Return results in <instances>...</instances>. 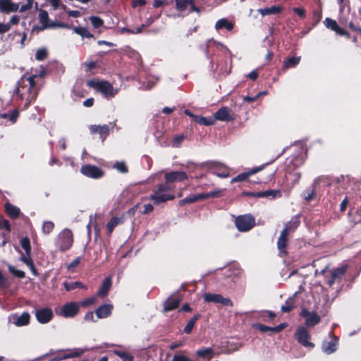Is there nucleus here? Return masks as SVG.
Wrapping results in <instances>:
<instances>
[{"label": "nucleus", "instance_id": "obj_13", "mask_svg": "<svg viewBox=\"0 0 361 361\" xmlns=\"http://www.w3.org/2000/svg\"><path fill=\"white\" fill-rule=\"evenodd\" d=\"M20 6L18 3H15L12 0H0V12L5 14L19 11Z\"/></svg>", "mask_w": 361, "mask_h": 361}, {"label": "nucleus", "instance_id": "obj_2", "mask_svg": "<svg viewBox=\"0 0 361 361\" xmlns=\"http://www.w3.org/2000/svg\"><path fill=\"white\" fill-rule=\"evenodd\" d=\"M35 75L23 76L17 82L15 92L21 100H25L24 108H27L30 102L36 97L37 91L35 88Z\"/></svg>", "mask_w": 361, "mask_h": 361}, {"label": "nucleus", "instance_id": "obj_43", "mask_svg": "<svg viewBox=\"0 0 361 361\" xmlns=\"http://www.w3.org/2000/svg\"><path fill=\"white\" fill-rule=\"evenodd\" d=\"M176 9L179 11L185 10L189 5L190 0H175Z\"/></svg>", "mask_w": 361, "mask_h": 361}, {"label": "nucleus", "instance_id": "obj_56", "mask_svg": "<svg viewBox=\"0 0 361 361\" xmlns=\"http://www.w3.org/2000/svg\"><path fill=\"white\" fill-rule=\"evenodd\" d=\"M254 326L261 332L264 333V332L270 331V332L273 333V327H270V326H266V325H264L262 324H255Z\"/></svg>", "mask_w": 361, "mask_h": 361}, {"label": "nucleus", "instance_id": "obj_23", "mask_svg": "<svg viewBox=\"0 0 361 361\" xmlns=\"http://www.w3.org/2000/svg\"><path fill=\"white\" fill-rule=\"evenodd\" d=\"M234 24L231 21H229L227 18L219 19L215 24V29L220 30L221 29H226L228 31H231L233 29Z\"/></svg>", "mask_w": 361, "mask_h": 361}, {"label": "nucleus", "instance_id": "obj_11", "mask_svg": "<svg viewBox=\"0 0 361 361\" xmlns=\"http://www.w3.org/2000/svg\"><path fill=\"white\" fill-rule=\"evenodd\" d=\"M204 300L207 302H214L216 304H222L226 306H232V302L229 298H224L221 294L205 293Z\"/></svg>", "mask_w": 361, "mask_h": 361}, {"label": "nucleus", "instance_id": "obj_6", "mask_svg": "<svg viewBox=\"0 0 361 361\" xmlns=\"http://www.w3.org/2000/svg\"><path fill=\"white\" fill-rule=\"evenodd\" d=\"M86 350L87 349L80 348L59 350L57 355L49 359V361H60L68 358L80 357Z\"/></svg>", "mask_w": 361, "mask_h": 361}, {"label": "nucleus", "instance_id": "obj_45", "mask_svg": "<svg viewBox=\"0 0 361 361\" xmlns=\"http://www.w3.org/2000/svg\"><path fill=\"white\" fill-rule=\"evenodd\" d=\"M8 270L14 276H16L19 279H23L25 276V274L23 271L16 269L13 266H9Z\"/></svg>", "mask_w": 361, "mask_h": 361}, {"label": "nucleus", "instance_id": "obj_15", "mask_svg": "<svg viewBox=\"0 0 361 361\" xmlns=\"http://www.w3.org/2000/svg\"><path fill=\"white\" fill-rule=\"evenodd\" d=\"M288 246V235L286 231H281L280 235L277 240V248L280 256H285L287 254Z\"/></svg>", "mask_w": 361, "mask_h": 361}, {"label": "nucleus", "instance_id": "obj_59", "mask_svg": "<svg viewBox=\"0 0 361 361\" xmlns=\"http://www.w3.org/2000/svg\"><path fill=\"white\" fill-rule=\"evenodd\" d=\"M185 137L183 135L175 137L172 141V146L173 147H178L183 141Z\"/></svg>", "mask_w": 361, "mask_h": 361}, {"label": "nucleus", "instance_id": "obj_62", "mask_svg": "<svg viewBox=\"0 0 361 361\" xmlns=\"http://www.w3.org/2000/svg\"><path fill=\"white\" fill-rule=\"evenodd\" d=\"M293 12L298 15L301 18H305V10L302 8H293Z\"/></svg>", "mask_w": 361, "mask_h": 361}, {"label": "nucleus", "instance_id": "obj_1", "mask_svg": "<svg viewBox=\"0 0 361 361\" xmlns=\"http://www.w3.org/2000/svg\"><path fill=\"white\" fill-rule=\"evenodd\" d=\"M164 178L166 183L159 185L158 188L149 197V199L157 204L173 200L175 195L173 194V188L169 183L183 181L188 179V176L183 171H172L166 173Z\"/></svg>", "mask_w": 361, "mask_h": 361}, {"label": "nucleus", "instance_id": "obj_10", "mask_svg": "<svg viewBox=\"0 0 361 361\" xmlns=\"http://www.w3.org/2000/svg\"><path fill=\"white\" fill-rule=\"evenodd\" d=\"M81 173L91 178H100L104 176V171L99 167L93 165H85L80 169Z\"/></svg>", "mask_w": 361, "mask_h": 361}, {"label": "nucleus", "instance_id": "obj_48", "mask_svg": "<svg viewBox=\"0 0 361 361\" xmlns=\"http://www.w3.org/2000/svg\"><path fill=\"white\" fill-rule=\"evenodd\" d=\"M276 317V314L269 310H263L260 312V317L264 322L267 321V318L274 319Z\"/></svg>", "mask_w": 361, "mask_h": 361}, {"label": "nucleus", "instance_id": "obj_40", "mask_svg": "<svg viewBox=\"0 0 361 361\" xmlns=\"http://www.w3.org/2000/svg\"><path fill=\"white\" fill-rule=\"evenodd\" d=\"M221 195H222V190H220V189H216L210 192L202 193L203 200L208 199L210 197H212V198L219 197L221 196Z\"/></svg>", "mask_w": 361, "mask_h": 361}, {"label": "nucleus", "instance_id": "obj_52", "mask_svg": "<svg viewBox=\"0 0 361 361\" xmlns=\"http://www.w3.org/2000/svg\"><path fill=\"white\" fill-rule=\"evenodd\" d=\"M293 307V302L291 298L287 300L283 305L281 306L283 312H289Z\"/></svg>", "mask_w": 361, "mask_h": 361}, {"label": "nucleus", "instance_id": "obj_22", "mask_svg": "<svg viewBox=\"0 0 361 361\" xmlns=\"http://www.w3.org/2000/svg\"><path fill=\"white\" fill-rule=\"evenodd\" d=\"M300 219L298 216L293 217L285 225L284 228L281 231H286V234L295 231L300 225Z\"/></svg>", "mask_w": 361, "mask_h": 361}, {"label": "nucleus", "instance_id": "obj_35", "mask_svg": "<svg viewBox=\"0 0 361 361\" xmlns=\"http://www.w3.org/2000/svg\"><path fill=\"white\" fill-rule=\"evenodd\" d=\"M73 32L82 37L91 38L93 37V35L91 34L88 30L83 27H73Z\"/></svg>", "mask_w": 361, "mask_h": 361}, {"label": "nucleus", "instance_id": "obj_5", "mask_svg": "<svg viewBox=\"0 0 361 361\" xmlns=\"http://www.w3.org/2000/svg\"><path fill=\"white\" fill-rule=\"evenodd\" d=\"M235 225L239 231L246 232L255 226V220L250 214L240 215L235 219Z\"/></svg>", "mask_w": 361, "mask_h": 361}, {"label": "nucleus", "instance_id": "obj_12", "mask_svg": "<svg viewBox=\"0 0 361 361\" xmlns=\"http://www.w3.org/2000/svg\"><path fill=\"white\" fill-rule=\"evenodd\" d=\"M212 174L221 178H227L229 176L228 169L223 164L216 162H211L208 164Z\"/></svg>", "mask_w": 361, "mask_h": 361}, {"label": "nucleus", "instance_id": "obj_27", "mask_svg": "<svg viewBox=\"0 0 361 361\" xmlns=\"http://www.w3.org/2000/svg\"><path fill=\"white\" fill-rule=\"evenodd\" d=\"M5 209L6 213L11 218L16 219L18 217L20 214V209L16 206L9 202H6L5 204Z\"/></svg>", "mask_w": 361, "mask_h": 361}, {"label": "nucleus", "instance_id": "obj_17", "mask_svg": "<svg viewBox=\"0 0 361 361\" xmlns=\"http://www.w3.org/2000/svg\"><path fill=\"white\" fill-rule=\"evenodd\" d=\"M214 119L221 121H229L233 119L230 114L228 107L223 106L220 108L214 115Z\"/></svg>", "mask_w": 361, "mask_h": 361}, {"label": "nucleus", "instance_id": "obj_39", "mask_svg": "<svg viewBox=\"0 0 361 361\" xmlns=\"http://www.w3.org/2000/svg\"><path fill=\"white\" fill-rule=\"evenodd\" d=\"M122 222H123V221L121 218H118V217L111 218L106 225V228L109 231V233H111L113 231L114 228L117 225H118L119 224H121Z\"/></svg>", "mask_w": 361, "mask_h": 361}, {"label": "nucleus", "instance_id": "obj_7", "mask_svg": "<svg viewBox=\"0 0 361 361\" xmlns=\"http://www.w3.org/2000/svg\"><path fill=\"white\" fill-rule=\"evenodd\" d=\"M35 315L37 322L45 324L49 323L54 317V313L50 307L39 308L35 310Z\"/></svg>", "mask_w": 361, "mask_h": 361}, {"label": "nucleus", "instance_id": "obj_32", "mask_svg": "<svg viewBox=\"0 0 361 361\" xmlns=\"http://www.w3.org/2000/svg\"><path fill=\"white\" fill-rule=\"evenodd\" d=\"M200 317V314H197L195 315H194L190 320L189 322H188V324H186V326H185L184 328V332L187 334H189L191 333L193 327L195 326V324L196 323V322L197 321V319Z\"/></svg>", "mask_w": 361, "mask_h": 361}, {"label": "nucleus", "instance_id": "obj_30", "mask_svg": "<svg viewBox=\"0 0 361 361\" xmlns=\"http://www.w3.org/2000/svg\"><path fill=\"white\" fill-rule=\"evenodd\" d=\"M38 16H39V22L43 25L42 28H40L39 30H43V29L51 27V25L48 23L49 14H48L47 11H46L45 10H40L39 12Z\"/></svg>", "mask_w": 361, "mask_h": 361}, {"label": "nucleus", "instance_id": "obj_38", "mask_svg": "<svg viewBox=\"0 0 361 361\" xmlns=\"http://www.w3.org/2000/svg\"><path fill=\"white\" fill-rule=\"evenodd\" d=\"M114 354L118 356L123 361H133L134 357L130 353L123 350H115Z\"/></svg>", "mask_w": 361, "mask_h": 361}, {"label": "nucleus", "instance_id": "obj_46", "mask_svg": "<svg viewBox=\"0 0 361 361\" xmlns=\"http://www.w3.org/2000/svg\"><path fill=\"white\" fill-rule=\"evenodd\" d=\"M26 3L23 4L19 9V13H24L32 9L35 0H25Z\"/></svg>", "mask_w": 361, "mask_h": 361}, {"label": "nucleus", "instance_id": "obj_54", "mask_svg": "<svg viewBox=\"0 0 361 361\" xmlns=\"http://www.w3.org/2000/svg\"><path fill=\"white\" fill-rule=\"evenodd\" d=\"M47 56V51L45 49H40L36 51L35 59L38 61H42Z\"/></svg>", "mask_w": 361, "mask_h": 361}, {"label": "nucleus", "instance_id": "obj_31", "mask_svg": "<svg viewBox=\"0 0 361 361\" xmlns=\"http://www.w3.org/2000/svg\"><path fill=\"white\" fill-rule=\"evenodd\" d=\"M300 61V56L289 57L284 61L283 69H288L296 66Z\"/></svg>", "mask_w": 361, "mask_h": 361}, {"label": "nucleus", "instance_id": "obj_26", "mask_svg": "<svg viewBox=\"0 0 361 361\" xmlns=\"http://www.w3.org/2000/svg\"><path fill=\"white\" fill-rule=\"evenodd\" d=\"M319 178H317L314 180L310 188L305 190L302 193L303 198L310 201L315 197V186L318 183Z\"/></svg>", "mask_w": 361, "mask_h": 361}, {"label": "nucleus", "instance_id": "obj_20", "mask_svg": "<svg viewBox=\"0 0 361 361\" xmlns=\"http://www.w3.org/2000/svg\"><path fill=\"white\" fill-rule=\"evenodd\" d=\"M262 169V167L259 166V167H255V168L251 169L250 171L240 173L231 180V183H236V182L244 181V180H247L251 175L260 171Z\"/></svg>", "mask_w": 361, "mask_h": 361}, {"label": "nucleus", "instance_id": "obj_29", "mask_svg": "<svg viewBox=\"0 0 361 361\" xmlns=\"http://www.w3.org/2000/svg\"><path fill=\"white\" fill-rule=\"evenodd\" d=\"M203 200V198L202 196V193H200V194L193 195L186 197L185 198L181 200L179 202V204L180 206H183L186 204H191V203H193V202H197L200 200Z\"/></svg>", "mask_w": 361, "mask_h": 361}, {"label": "nucleus", "instance_id": "obj_21", "mask_svg": "<svg viewBox=\"0 0 361 361\" xmlns=\"http://www.w3.org/2000/svg\"><path fill=\"white\" fill-rule=\"evenodd\" d=\"M253 196L259 198L267 197L274 199L276 197H281V191L278 190H267L265 191L257 192L255 193Z\"/></svg>", "mask_w": 361, "mask_h": 361}, {"label": "nucleus", "instance_id": "obj_61", "mask_svg": "<svg viewBox=\"0 0 361 361\" xmlns=\"http://www.w3.org/2000/svg\"><path fill=\"white\" fill-rule=\"evenodd\" d=\"M8 286L9 283L8 282L7 279L3 275V274L0 271V287L8 288Z\"/></svg>", "mask_w": 361, "mask_h": 361}, {"label": "nucleus", "instance_id": "obj_51", "mask_svg": "<svg viewBox=\"0 0 361 361\" xmlns=\"http://www.w3.org/2000/svg\"><path fill=\"white\" fill-rule=\"evenodd\" d=\"M31 252H28V254L23 255L21 254L20 257V261L25 263L27 267H32V264L33 263V261L30 257Z\"/></svg>", "mask_w": 361, "mask_h": 361}, {"label": "nucleus", "instance_id": "obj_34", "mask_svg": "<svg viewBox=\"0 0 361 361\" xmlns=\"http://www.w3.org/2000/svg\"><path fill=\"white\" fill-rule=\"evenodd\" d=\"M196 123L203 125V126H212L214 125L215 123V119L212 117H203V116H195V121Z\"/></svg>", "mask_w": 361, "mask_h": 361}, {"label": "nucleus", "instance_id": "obj_50", "mask_svg": "<svg viewBox=\"0 0 361 361\" xmlns=\"http://www.w3.org/2000/svg\"><path fill=\"white\" fill-rule=\"evenodd\" d=\"M92 26L95 28H99L103 25V20L97 16H91L90 18Z\"/></svg>", "mask_w": 361, "mask_h": 361}, {"label": "nucleus", "instance_id": "obj_58", "mask_svg": "<svg viewBox=\"0 0 361 361\" xmlns=\"http://www.w3.org/2000/svg\"><path fill=\"white\" fill-rule=\"evenodd\" d=\"M20 17L18 15H13L11 17L9 21L6 23L7 25H9V30L11 29L12 25H18L20 22Z\"/></svg>", "mask_w": 361, "mask_h": 361}, {"label": "nucleus", "instance_id": "obj_16", "mask_svg": "<svg viewBox=\"0 0 361 361\" xmlns=\"http://www.w3.org/2000/svg\"><path fill=\"white\" fill-rule=\"evenodd\" d=\"M181 299L178 295H171L164 302V311L169 312L178 307Z\"/></svg>", "mask_w": 361, "mask_h": 361}, {"label": "nucleus", "instance_id": "obj_64", "mask_svg": "<svg viewBox=\"0 0 361 361\" xmlns=\"http://www.w3.org/2000/svg\"><path fill=\"white\" fill-rule=\"evenodd\" d=\"M84 319L87 322H97V320L94 319V314L92 312H87L84 317Z\"/></svg>", "mask_w": 361, "mask_h": 361}, {"label": "nucleus", "instance_id": "obj_24", "mask_svg": "<svg viewBox=\"0 0 361 361\" xmlns=\"http://www.w3.org/2000/svg\"><path fill=\"white\" fill-rule=\"evenodd\" d=\"M111 286V278L107 277L104 280V281L102 284V286L100 287V288L99 289V290L97 293V295L101 296V297L106 296L107 295Z\"/></svg>", "mask_w": 361, "mask_h": 361}, {"label": "nucleus", "instance_id": "obj_19", "mask_svg": "<svg viewBox=\"0 0 361 361\" xmlns=\"http://www.w3.org/2000/svg\"><path fill=\"white\" fill-rule=\"evenodd\" d=\"M112 310V305L104 304L98 307L95 310V313L98 319H104L108 317L111 314Z\"/></svg>", "mask_w": 361, "mask_h": 361}, {"label": "nucleus", "instance_id": "obj_14", "mask_svg": "<svg viewBox=\"0 0 361 361\" xmlns=\"http://www.w3.org/2000/svg\"><path fill=\"white\" fill-rule=\"evenodd\" d=\"M30 315L28 312H23L20 315L13 314L9 318V321L13 322L16 326H26L30 323Z\"/></svg>", "mask_w": 361, "mask_h": 361}, {"label": "nucleus", "instance_id": "obj_63", "mask_svg": "<svg viewBox=\"0 0 361 361\" xmlns=\"http://www.w3.org/2000/svg\"><path fill=\"white\" fill-rule=\"evenodd\" d=\"M157 80V79H156L154 80H152V81H148L147 83L145 82L142 84V86L141 88L142 90H150L154 85V84L156 83Z\"/></svg>", "mask_w": 361, "mask_h": 361}, {"label": "nucleus", "instance_id": "obj_28", "mask_svg": "<svg viewBox=\"0 0 361 361\" xmlns=\"http://www.w3.org/2000/svg\"><path fill=\"white\" fill-rule=\"evenodd\" d=\"M321 318L316 312H312L305 319V324L307 326H313L319 323Z\"/></svg>", "mask_w": 361, "mask_h": 361}, {"label": "nucleus", "instance_id": "obj_44", "mask_svg": "<svg viewBox=\"0 0 361 361\" xmlns=\"http://www.w3.org/2000/svg\"><path fill=\"white\" fill-rule=\"evenodd\" d=\"M20 245L25 250L26 254H28V252H31L30 242L28 238H23L20 240Z\"/></svg>", "mask_w": 361, "mask_h": 361}, {"label": "nucleus", "instance_id": "obj_18", "mask_svg": "<svg viewBox=\"0 0 361 361\" xmlns=\"http://www.w3.org/2000/svg\"><path fill=\"white\" fill-rule=\"evenodd\" d=\"M338 338L334 337L331 341H324L322 343V350L329 355L335 352L337 349Z\"/></svg>", "mask_w": 361, "mask_h": 361}, {"label": "nucleus", "instance_id": "obj_55", "mask_svg": "<svg viewBox=\"0 0 361 361\" xmlns=\"http://www.w3.org/2000/svg\"><path fill=\"white\" fill-rule=\"evenodd\" d=\"M114 168H115L117 171H118L121 173H125L128 172V168L126 165V164L123 161L121 162H116Z\"/></svg>", "mask_w": 361, "mask_h": 361}, {"label": "nucleus", "instance_id": "obj_36", "mask_svg": "<svg viewBox=\"0 0 361 361\" xmlns=\"http://www.w3.org/2000/svg\"><path fill=\"white\" fill-rule=\"evenodd\" d=\"M64 288L66 290H72L75 288H84L86 289L87 286L84 284H82L80 282L75 281V282H65L63 283Z\"/></svg>", "mask_w": 361, "mask_h": 361}, {"label": "nucleus", "instance_id": "obj_37", "mask_svg": "<svg viewBox=\"0 0 361 361\" xmlns=\"http://www.w3.org/2000/svg\"><path fill=\"white\" fill-rule=\"evenodd\" d=\"M90 130L92 133H98L100 135H107L109 133V129L106 125L104 126H92L90 127Z\"/></svg>", "mask_w": 361, "mask_h": 361}, {"label": "nucleus", "instance_id": "obj_57", "mask_svg": "<svg viewBox=\"0 0 361 361\" xmlns=\"http://www.w3.org/2000/svg\"><path fill=\"white\" fill-rule=\"evenodd\" d=\"M62 8L67 13L68 16L73 18H78L80 16V12L79 11H73L67 8L66 5L62 6Z\"/></svg>", "mask_w": 361, "mask_h": 361}, {"label": "nucleus", "instance_id": "obj_8", "mask_svg": "<svg viewBox=\"0 0 361 361\" xmlns=\"http://www.w3.org/2000/svg\"><path fill=\"white\" fill-rule=\"evenodd\" d=\"M295 336L298 341L304 347L312 348L314 346V345L309 341L310 334L306 328L303 326L299 327L295 332Z\"/></svg>", "mask_w": 361, "mask_h": 361}, {"label": "nucleus", "instance_id": "obj_25", "mask_svg": "<svg viewBox=\"0 0 361 361\" xmlns=\"http://www.w3.org/2000/svg\"><path fill=\"white\" fill-rule=\"evenodd\" d=\"M197 357L210 360L214 355V350L212 348H203L197 350L195 353Z\"/></svg>", "mask_w": 361, "mask_h": 361}, {"label": "nucleus", "instance_id": "obj_49", "mask_svg": "<svg viewBox=\"0 0 361 361\" xmlns=\"http://www.w3.org/2000/svg\"><path fill=\"white\" fill-rule=\"evenodd\" d=\"M216 47V48H224V46L221 44L220 42H218L216 41H214L213 39H209L207 42V47H206V54L207 55H208V52H209V47Z\"/></svg>", "mask_w": 361, "mask_h": 361}, {"label": "nucleus", "instance_id": "obj_53", "mask_svg": "<svg viewBox=\"0 0 361 361\" xmlns=\"http://www.w3.org/2000/svg\"><path fill=\"white\" fill-rule=\"evenodd\" d=\"M97 296L98 295H97L96 294L95 295L86 298L85 300L81 302V305L82 307H87L89 305H94L97 302Z\"/></svg>", "mask_w": 361, "mask_h": 361}, {"label": "nucleus", "instance_id": "obj_42", "mask_svg": "<svg viewBox=\"0 0 361 361\" xmlns=\"http://www.w3.org/2000/svg\"><path fill=\"white\" fill-rule=\"evenodd\" d=\"M324 23L327 28H329L334 31H336V29H338V25L336 21L329 18H326L324 21Z\"/></svg>", "mask_w": 361, "mask_h": 361}, {"label": "nucleus", "instance_id": "obj_47", "mask_svg": "<svg viewBox=\"0 0 361 361\" xmlns=\"http://www.w3.org/2000/svg\"><path fill=\"white\" fill-rule=\"evenodd\" d=\"M346 268L343 267H338L334 269L331 273L332 278L336 279L337 278L341 277L345 272Z\"/></svg>", "mask_w": 361, "mask_h": 361}, {"label": "nucleus", "instance_id": "obj_3", "mask_svg": "<svg viewBox=\"0 0 361 361\" xmlns=\"http://www.w3.org/2000/svg\"><path fill=\"white\" fill-rule=\"evenodd\" d=\"M87 85L99 91L105 97H114L118 90L114 89L111 83L107 81L89 80Z\"/></svg>", "mask_w": 361, "mask_h": 361}, {"label": "nucleus", "instance_id": "obj_41", "mask_svg": "<svg viewBox=\"0 0 361 361\" xmlns=\"http://www.w3.org/2000/svg\"><path fill=\"white\" fill-rule=\"evenodd\" d=\"M54 227V224L51 221H44L42 224V230L44 234L50 233Z\"/></svg>", "mask_w": 361, "mask_h": 361}, {"label": "nucleus", "instance_id": "obj_4", "mask_svg": "<svg viewBox=\"0 0 361 361\" xmlns=\"http://www.w3.org/2000/svg\"><path fill=\"white\" fill-rule=\"evenodd\" d=\"M73 243V237L71 231L64 228L58 235L55 244L61 252H65L72 247Z\"/></svg>", "mask_w": 361, "mask_h": 361}, {"label": "nucleus", "instance_id": "obj_33", "mask_svg": "<svg viewBox=\"0 0 361 361\" xmlns=\"http://www.w3.org/2000/svg\"><path fill=\"white\" fill-rule=\"evenodd\" d=\"M258 11L262 16H268V15H271V14H276V13H279L280 8L274 6H271V7L260 8V9H259Z\"/></svg>", "mask_w": 361, "mask_h": 361}, {"label": "nucleus", "instance_id": "obj_9", "mask_svg": "<svg viewBox=\"0 0 361 361\" xmlns=\"http://www.w3.org/2000/svg\"><path fill=\"white\" fill-rule=\"evenodd\" d=\"M79 311V305L74 302H70L63 305L60 310L59 314L65 318L74 317Z\"/></svg>", "mask_w": 361, "mask_h": 361}, {"label": "nucleus", "instance_id": "obj_60", "mask_svg": "<svg viewBox=\"0 0 361 361\" xmlns=\"http://www.w3.org/2000/svg\"><path fill=\"white\" fill-rule=\"evenodd\" d=\"M5 228L7 231H10V224L8 220L0 216V229Z\"/></svg>", "mask_w": 361, "mask_h": 361}]
</instances>
